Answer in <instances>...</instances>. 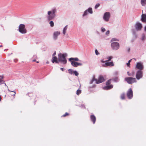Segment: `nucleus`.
<instances>
[{"instance_id":"nucleus-1","label":"nucleus","mask_w":146,"mask_h":146,"mask_svg":"<svg viewBox=\"0 0 146 146\" xmlns=\"http://www.w3.org/2000/svg\"><path fill=\"white\" fill-rule=\"evenodd\" d=\"M67 56L66 54L59 53L58 55V60L59 62H61L64 64H65L67 62L66 57Z\"/></svg>"},{"instance_id":"nucleus-2","label":"nucleus","mask_w":146,"mask_h":146,"mask_svg":"<svg viewBox=\"0 0 146 146\" xmlns=\"http://www.w3.org/2000/svg\"><path fill=\"white\" fill-rule=\"evenodd\" d=\"M125 80L129 84H132L136 82V78L132 77H127L125 78Z\"/></svg>"},{"instance_id":"nucleus-3","label":"nucleus","mask_w":146,"mask_h":146,"mask_svg":"<svg viewBox=\"0 0 146 146\" xmlns=\"http://www.w3.org/2000/svg\"><path fill=\"white\" fill-rule=\"evenodd\" d=\"M19 32L22 34H25L27 32V31L25 28V25L24 24L20 25L19 27Z\"/></svg>"},{"instance_id":"nucleus-4","label":"nucleus","mask_w":146,"mask_h":146,"mask_svg":"<svg viewBox=\"0 0 146 146\" xmlns=\"http://www.w3.org/2000/svg\"><path fill=\"white\" fill-rule=\"evenodd\" d=\"M111 80H109L106 83V86L104 87V89L108 90L111 89L113 88V85L112 84H111Z\"/></svg>"},{"instance_id":"nucleus-5","label":"nucleus","mask_w":146,"mask_h":146,"mask_svg":"<svg viewBox=\"0 0 146 146\" xmlns=\"http://www.w3.org/2000/svg\"><path fill=\"white\" fill-rule=\"evenodd\" d=\"M93 80L96 81V84H98L104 82L105 80L102 76L101 75L99 76L98 79L95 78L93 79Z\"/></svg>"},{"instance_id":"nucleus-6","label":"nucleus","mask_w":146,"mask_h":146,"mask_svg":"<svg viewBox=\"0 0 146 146\" xmlns=\"http://www.w3.org/2000/svg\"><path fill=\"white\" fill-rule=\"evenodd\" d=\"M111 46L112 49L116 50L118 49L119 47V45L117 42H113L111 44Z\"/></svg>"},{"instance_id":"nucleus-7","label":"nucleus","mask_w":146,"mask_h":146,"mask_svg":"<svg viewBox=\"0 0 146 146\" xmlns=\"http://www.w3.org/2000/svg\"><path fill=\"white\" fill-rule=\"evenodd\" d=\"M143 76V72L141 70H138L137 72L136 77L137 80H139Z\"/></svg>"},{"instance_id":"nucleus-8","label":"nucleus","mask_w":146,"mask_h":146,"mask_svg":"<svg viewBox=\"0 0 146 146\" xmlns=\"http://www.w3.org/2000/svg\"><path fill=\"white\" fill-rule=\"evenodd\" d=\"M127 95L129 99H131L133 97V92L132 89L129 88L127 92Z\"/></svg>"},{"instance_id":"nucleus-9","label":"nucleus","mask_w":146,"mask_h":146,"mask_svg":"<svg viewBox=\"0 0 146 146\" xmlns=\"http://www.w3.org/2000/svg\"><path fill=\"white\" fill-rule=\"evenodd\" d=\"M48 18L49 20L52 19L54 18L55 15L52 13V11H50L48 12Z\"/></svg>"},{"instance_id":"nucleus-10","label":"nucleus","mask_w":146,"mask_h":146,"mask_svg":"<svg viewBox=\"0 0 146 146\" xmlns=\"http://www.w3.org/2000/svg\"><path fill=\"white\" fill-rule=\"evenodd\" d=\"M110 17V14L108 12H106L104 13L103 18L106 21H108Z\"/></svg>"},{"instance_id":"nucleus-11","label":"nucleus","mask_w":146,"mask_h":146,"mask_svg":"<svg viewBox=\"0 0 146 146\" xmlns=\"http://www.w3.org/2000/svg\"><path fill=\"white\" fill-rule=\"evenodd\" d=\"M71 62L72 65L74 67H76L78 66H81L82 65L81 63L77 62L74 61H71Z\"/></svg>"},{"instance_id":"nucleus-12","label":"nucleus","mask_w":146,"mask_h":146,"mask_svg":"<svg viewBox=\"0 0 146 146\" xmlns=\"http://www.w3.org/2000/svg\"><path fill=\"white\" fill-rule=\"evenodd\" d=\"M136 67L137 69L139 70H141L143 69V65L140 62H138L137 63Z\"/></svg>"},{"instance_id":"nucleus-13","label":"nucleus","mask_w":146,"mask_h":146,"mask_svg":"<svg viewBox=\"0 0 146 146\" xmlns=\"http://www.w3.org/2000/svg\"><path fill=\"white\" fill-rule=\"evenodd\" d=\"M135 28L137 30H140L142 28L141 24L139 23H137L135 25Z\"/></svg>"},{"instance_id":"nucleus-14","label":"nucleus","mask_w":146,"mask_h":146,"mask_svg":"<svg viewBox=\"0 0 146 146\" xmlns=\"http://www.w3.org/2000/svg\"><path fill=\"white\" fill-rule=\"evenodd\" d=\"M51 61L53 63L55 62L56 63H58L59 62L57 58L55 56H53L52 57L51 59Z\"/></svg>"},{"instance_id":"nucleus-15","label":"nucleus","mask_w":146,"mask_h":146,"mask_svg":"<svg viewBox=\"0 0 146 146\" xmlns=\"http://www.w3.org/2000/svg\"><path fill=\"white\" fill-rule=\"evenodd\" d=\"M15 94L16 92L15 91H10V95H11L10 97L11 98V100H12L15 98Z\"/></svg>"},{"instance_id":"nucleus-16","label":"nucleus","mask_w":146,"mask_h":146,"mask_svg":"<svg viewBox=\"0 0 146 146\" xmlns=\"http://www.w3.org/2000/svg\"><path fill=\"white\" fill-rule=\"evenodd\" d=\"M60 34V32L59 31H56L53 34V37L55 40H56L57 36Z\"/></svg>"},{"instance_id":"nucleus-17","label":"nucleus","mask_w":146,"mask_h":146,"mask_svg":"<svg viewBox=\"0 0 146 146\" xmlns=\"http://www.w3.org/2000/svg\"><path fill=\"white\" fill-rule=\"evenodd\" d=\"M90 119L94 124L96 121V117L94 115H91L90 116Z\"/></svg>"},{"instance_id":"nucleus-18","label":"nucleus","mask_w":146,"mask_h":146,"mask_svg":"<svg viewBox=\"0 0 146 146\" xmlns=\"http://www.w3.org/2000/svg\"><path fill=\"white\" fill-rule=\"evenodd\" d=\"M106 66H113L114 65L113 62H106L105 63Z\"/></svg>"},{"instance_id":"nucleus-19","label":"nucleus","mask_w":146,"mask_h":146,"mask_svg":"<svg viewBox=\"0 0 146 146\" xmlns=\"http://www.w3.org/2000/svg\"><path fill=\"white\" fill-rule=\"evenodd\" d=\"M141 20L143 22H146V14H143L142 15Z\"/></svg>"},{"instance_id":"nucleus-20","label":"nucleus","mask_w":146,"mask_h":146,"mask_svg":"<svg viewBox=\"0 0 146 146\" xmlns=\"http://www.w3.org/2000/svg\"><path fill=\"white\" fill-rule=\"evenodd\" d=\"M69 60L70 62L71 61H79V59L78 58H70L69 59Z\"/></svg>"},{"instance_id":"nucleus-21","label":"nucleus","mask_w":146,"mask_h":146,"mask_svg":"<svg viewBox=\"0 0 146 146\" xmlns=\"http://www.w3.org/2000/svg\"><path fill=\"white\" fill-rule=\"evenodd\" d=\"M68 25H66L63 29V33L65 35L66 32V30L68 28Z\"/></svg>"},{"instance_id":"nucleus-22","label":"nucleus","mask_w":146,"mask_h":146,"mask_svg":"<svg viewBox=\"0 0 146 146\" xmlns=\"http://www.w3.org/2000/svg\"><path fill=\"white\" fill-rule=\"evenodd\" d=\"M146 3V0H141V3L142 6L145 5Z\"/></svg>"},{"instance_id":"nucleus-23","label":"nucleus","mask_w":146,"mask_h":146,"mask_svg":"<svg viewBox=\"0 0 146 146\" xmlns=\"http://www.w3.org/2000/svg\"><path fill=\"white\" fill-rule=\"evenodd\" d=\"M86 10H87L88 12L92 14V13L93 12L92 11V9L91 8H89Z\"/></svg>"},{"instance_id":"nucleus-24","label":"nucleus","mask_w":146,"mask_h":146,"mask_svg":"<svg viewBox=\"0 0 146 146\" xmlns=\"http://www.w3.org/2000/svg\"><path fill=\"white\" fill-rule=\"evenodd\" d=\"M3 78V76H0V84H1L3 83V80H2Z\"/></svg>"},{"instance_id":"nucleus-25","label":"nucleus","mask_w":146,"mask_h":146,"mask_svg":"<svg viewBox=\"0 0 146 146\" xmlns=\"http://www.w3.org/2000/svg\"><path fill=\"white\" fill-rule=\"evenodd\" d=\"M82 92L81 90L80 89H78L76 91V94L78 95H79Z\"/></svg>"},{"instance_id":"nucleus-26","label":"nucleus","mask_w":146,"mask_h":146,"mask_svg":"<svg viewBox=\"0 0 146 146\" xmlns=\"http://www.w3.org/2000/svg\"><path fill=\"white\" fill-rule=\"evenodd\" d=\"M121 98L122 99H124L125 98V95L124 93L122 94L121 95Z\"/></svg>"},{"instance_id":"nucleus-27","label":"nucleus","mask_w":146,"mask_h":146,"mask_svg":"<svg viewBox=\"0 0 146 146\" xmlns=\"http://www.w3.org/2000/svg\"><path fill=\"white\" fill-rule=\"evenodd\" d=\"M52 11V14H53L54 15H55V13L56 12V8H54L52 10V11Z\"/></svg>"},{"instance_id":"nucleus-28","label":"nucleus","mask_w":146,"mask_h":146,"mask_svg":"<svg viewBox=\"0 0 146 146\" xmlns=\"http://www.w3.org/2000/svg\"><path fill=\"white\" fill-rule=\"evenodd\" d=\"M112 58V57L111 56L108 57L107 58V59H108V60H106L107 62L110 61Z\"/></svg>"},{"instance_id":"nucleus-29","label":"nucleus","mask_w":146,"mask_h":146,"mask_svg":"<svg viewBox=\"0 0 146 146\" xmlns=\"http://www.w3.org/2000/svg\"><path fill=\"white\" fill-rule=\"evenodd\" d=\"M68 72L70 74H72L73 73V71L72 69H69L68 70Z\"/></svg>"},{"instance_id":"nucleus-30","label":"nucleus","mask_w":146,"mask_h":146,"mask_svg":"<svg viewBox=\"0 0 146 146\" xmlns=\"http://www.w3.org/2000/svg\"><path fill=\"white\" fill-rule=\"evenodd\" d=\"M69 115V113H67V112H66L65 114L63 115L62 117H65L66 116H68Z\"/></svg>"},{"instance_id":"nucleus-31","label":"nucleus","mask_w":146,"mask_h":146,"mask_svg":"<svg viewBox=\"0 0 146 146\" xmlns=\"http://www.w3.org/2000/svg\"><path fill=\"white\" fill-rule=\"evenodd\" d=\"M49 23L50 25V26L51 27H53L54 26V23L53 22L51 21H50V23Z\"/></svg>"},{"instance_id":"nucleus-32","label":"nucleus","mask_w":146,"mask_h":146,"mask_svg":"<svg viewBox=\"0 0 146 146\" xmlns=\"http://www.w3.org/2000/svg\"><path fill=\"white\" fill-rule=\"evenodd\" d=\"M88 11H87V10H86L84 12V14H83V16H86V15H87L88 14Z\"/></svg>"},{"instance_id":"nucleus-33","label":"nucleus","mask_w":146,"mask_h":146,"mask_svg":"<svg viewBox=\"0 0 146 146\" xmlns=\"http://www.w3.org/2000/svg\"><path fill=\"white\" fill-rule=\"evenodd\" d=\"M76 76H78V73L76 71H73V73Z\"/></svg>"},{"instance_id":"nucleus-34","label":"nucleus","mask_w":146,"mask_h":146,"mask_svg":"<svg viewBox=\"0 0 146 146\" xmlns=\"http://www.w3.org/2000/svg\"><path fill=\"white\" fill-rule=\"evenodd\" d=\"M100 6V4L99 3L97 4L95 7V9H97L99 6Z\"/></svg>"},{"instance_id":"nucleus-35","label":"nucleus","mask_w":146,"mask_h":146,"mask_svg":"<svg viewBox=\"0 0 146 146\" xmlns=\"http://www.w3.org/2000/svg\"><path fill=\"white\" fill-rule=\"evenodd\" d=\"M118 40L115 38H113L111 39V42H113L114 41H118Z\"/></svg>"},{"instance_id":"nucleus-36","label":"nucleus","mask_w":146,"mask_h":146,"mask_svg":"<svg viewBox=\"0 0 146 146\" xmlns=\"http://www.w3.org/2000/svg\"><path fill=\"white\" fill-rule=\"evenodd\" d=\"M95 52L96 55H98L100 54L98 52L97 50H95Z\"/></svg>"},{"instance_id":"nucleus-37","label":"nucleus","mask_w":146,"mask_h":146,"mask_svg":"<svg viewBox=\"0 0 146 146\" xmlns=\"http://www.w3.org/2000/svg\"><path fill=\"white\" fill-rule=\"evenodd\" d=\"M101 30H102V31L103 32H105L106 31L105 29L103 27L102 28Z\"/></svg>"},{"instance_id":"nucleus-38","label":"nucleus","mask_w":146,"mask_h":146,"mask_svg":"<svg viewBox=\"0 0 146 146\" xmlns=\"http://www.w3.org/2000/svg\"><path fill=\"white\" fill-rule=\"evenodd\" d=\"M110 33V31H109L108 30L107 31V32L106 33V35H108Z\"/></svg>"},{"instance_id":"nucleus-39","label":"nucleus","mask_w":146,"mask_h":146,"mask_svg":"<svg viewBox=\"0 0 146 146\" xmlns=\"http://www.w3.org/2000/svg\"><path fill=\"white\" fill-rule=\"evenodd\" d=\"M127 66L130 67V63L128 62L127 63Z\"/></svg>"},{"instance_id":"nucleus-40","label":"nucleus","mask_w":146,"mask_h":146,"mask_svg":"<svg viewBox=\"0 0 146 146\" xmlns=\"http://www.w3.org/2000/svg\"><path fill=\"white\" fill-rule=\"evenodd\" d=\"M56 54V52L55 51L54 52V53L53 54H52L53 57L55 56Z\"/></svg>"},{"instance_id":"nucleus-41","label":"nucleus","mask_w":146,"mask_h":146,"mask_svg":"<svg viewBox=\"0 0 146 146\" xmlns=\"http://www.w3.org/2000/svg\"><path fill=\"white\" fill-rule=\"evenodd\" d=\"M127 74L129 76H131V74L129 72H127Z\"/></svg>"},{"instance_id":"nucleus-42","label":"nucleus","mask_w":146,"mask_h":146,"mask_svg":"<svg viewBox=\"0 0 146 146\" xmlns=\"http://www.w3.org/2000/svg\"><path fill=\"white\" fill-rule=\"evenodd\" d=\"M14 61L15 62H16L18 61V60L16 59H15Z\"/></svg>"},{"instance_id":"nucleus-43","label":"nucleus","mask_w":146,"mask_h":146,"mask_svg":"<svg viewBox=\"0 0 146 146\" xmlns=\"http://www.w3.org/2000/svg\"><path fill=\"white\" fill-rule=\"evenodd\" d=\"M101 62H102V63H104V62H106L107 61H103L102 60H101Z\"/></svg>"},{"instance_id":"nucleus-44","label":"nucleus","mask_w":146,"mask_h":146,"mask_svg":"<svg viewBox=\"0 0 146 146\" xmlns=\"http://www.w3.org/2000/svg\"><path fill=\"white\" fill-rule=\"evenodd\" d=\"M132 60V59H131V60H129V61H128V62L130 63V62H131V60Z\"/></svg>"},{"instance_id":"nucleus-45","label":"nucleus","mask_w":146,"mask_h":146,"mask_svg":"<svg viewBox=\"0 0 146 146\" xmlns=\"http://www.w3.org/2000/svg\"><path fill=\"white\" fill-rule=\"evenodd\" d=\"M60 69L62 71H64V69L63 68H60Z\"/></svg>"},{"instance_id":"nucleus-46","label":"nucleus","mask_w":146,"mask_h":146,"mask_svg":"<svg viewBox=\"0 0 146 146\" xmlns=\"http://www.w3.org/2000/svg\"><path fill=\"white\" fill-rule=\"evenodd\" d=\"M2 98L1 96H0V102L1 101V100Z\"/></svg>"},{"instance_id":"nucleus-47","label":"nucleus","mask_w":146,"mask_h":146,"mask_svg":"<svg viewBox=\"0 0 146 146\" xmlns=\"http://www.w3.org/2000/svg\"><path fill=\"white\" fill-rule=\"evenodd\" d=\"M33 62H36V60H33Z\"/></svg>"},{"instance_id":"nucleus-48","label":"nucleus","mask_w":146,"mask_h":146,"mask_svg":"<svg viewBox=\"0 0 146 146\" xmlns=\"http://www.w3.org/2000/svg\"><path fill=\"white\" fill-rule=\"evenodd\" d=\"M145 31H146V26L145 27Z\"/></svg>"},{"instance_id":"nucleus-49","label":"nucleus","mask_w":146,"mask_h":146,"mask_svg":"<svg viewBox=\"0 0 146 146\" xmlns=\"http://www.w3.org/2000/svg\"><path fill=\"white\" fill-rule=\"evenodd\" d=\"M144 37V36H143V38H142L143 40V39Z\"/></svg>"},{"instance_id":"nucleus-50","label":"nucleus","mask_w":146,"mask_h":146,"mask_svg":"<svg viewBox=\"0 0 146 146\" xmlns=\"http://www.w3.org/2000/svg\"><path fill=\"white\" fill-rule=\"evenodd\" d=\"M36 62L37 63H38L39 62L38 61H36Z\"/></svg>"},{"instance_id":"nucleus-51","label":"nucleus","mask_w":146,"mask_h":146,"mask_svg":"<svg viewBox=\"0 0 146 146\" xmlns=\"http://www.w3.org/2000/svg\"><path fill=\"white\" fill-rule=\"evenodd\" d=\"M84 108H86L84 106Z\"/></svg>"}]
</instances>
